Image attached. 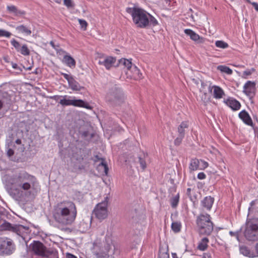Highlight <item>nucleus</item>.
<instances>
[{"label":"nucleus","instance_id":"43","mask_svg":"<svg viewBox=\"0 0 258 258\" xmlns=\"http://www.w3.org/2000/svg\"><path fill=\"white\" fill-rule=\"evenodd\" d=\"M64 5L68 8H72L74 7V4L72 0H64Z\"/></svg>","mask_w":258,"mask_h":258},{"label":"nucleus","instance_id":"7","mask_svg":"<svg viewBox=\"0 0 258 258\" xmlns=\"http://www.w3.org/2000/svg\"><path fill=\"white\" fill-rule=\"evenodd\" d=\"M244 235L249 241L258 240V218L249 219L247 221Z\"/></svg>","mask_w":258,"mask_h":258},{"label":"nucleus","instance_id":"22","mask_svg":"<svg viewBox=\"0 0 258 258\" xmlns=\"http://www.w3.org/2000/svg\"><path fill=\"white\" fill-rule=\"evenodd\" d=\"M63 62L70 68H75L76 66L75 60L70 55H64L63 58Z\"/></svg>","mask_w":258,"mask_h":258},{"label":"nucleus","instance_id":"57","mask_svg":"<svg viewBox=\"0 0 258 258\" xmlns=\"http://www.w3.org/2000/svg\"><path fill=\"white\" fill-rule=\"evenodd\" d=\"M255 249L257 253L258 254V242L256 243L255 245Z\"/></svg>","mask_w":258,"mask_h":258},{"label":"nucleus","instance_id":"40","mask_svg":"<svg viewBox=\"0 0 258 258\" xmlns=\"http://www.w3.org/2000/svg\"><path fill=\"white\" fill-rule=\"evenodd\" d=\"M240 251L242 254L245 256H248L250 253L249 249L245 246L240 247Z\"/></svg>","mask_w":258,"mask_h":258},{"label":"nucleus","instance_id":"17","mask_svg":"<svg viewBox=\"0 0 258 258\" xmlns=\"http://www.w3.org/2000/svg\"><path fill=\"white\" fill-rule=\"evenodd\" d=\"M239 117L246 124L250 126L253 125L251 117L245 110H242L239 113Z\"/></svg>","mask_w":258,"mask_h":258},{"label":"nucleus","instance_id":"46","mask_svg":"<svg viewBox=\"0 0 258 258\" xmlns=\"http://www.w3.org/2000/svg\"><path fill=\"white\" fill-rule=\"evenodd\" d=\"M206 175L204 172H200L198 174V178L199 179H204L206 178Z\"/></svg>","mask_w":258,"mask_h":258},{"label":"nucleus","instance_id":"15","mask_svg":"<svg viewBox=\"0 0 258 258\" xmlns=\"http://www.w3.org/2000/svg\"><path fill=\"white\" fill-rule=\"evenodd\" d=\"M184 33L189 36L190 38L193 41L198 43H202L204 42V38L200 37L198 34L191 29H186L184 30Z\"/></svg>","mask_w":258,"mask_h":258},{"label":"nucleus","instance_id":"23","mask_svg":"<svg viewBox=\"0 0 258 258\" xmlns=\"http://www.w3.org/2000/svg\"><path fill=\"white\" fill-rule=\"evenodd\" d=\"M200 161L198 159H192L190 161L189 169L190 171L200 169Z\"/></svg>","mask_w":258,"mask_h":258},{"label":"nucleus","instance_id":"64","mask_svg":"<svg viewBox=\"0 0 258 258\" xmlns=\"http://www.w3.org/2000/svg\"><path fill=\"white\" fill-rule=\"evenodd\" d=\"M202 258H207L206 255H204Z\"/></svg>","mask_w":258,"mask_h":258},{"label":"nucleus","instance_id":"41","mask_svg":"<svg viewBox=\"0 0 258 258\" xmlns=\"http://www.w3.org/2000/svg\"><path fill=\"white\" fill-rule=\"evenodd\" d=\"M138 162L140 163L141 167L143 169H145L146 168V163L145 160L141 157L138 158Z\"/></svg>","mask_w":258,"mask_h":258},{"label":"nucleus","instance_id":"32","mask_svg":"<svg viewBox=\"0 0 258 258\" xmlns=\"http://www.w3.org/2000/svg\"><path fill=\"white\" fill-rule=\"evenodd\" d=\"M18 52H20L22 54L24 55H29L30 54V50L26 44L23 45L21 47Z\"/></svg>","mask_w":258,"mask_h":258},{"label":"nucleus","instance_id":"48","mask_svg":"<svg viewBox=\"0 0 258 258\" xmlns=\"http://www.w3.org/2000/svg\"><path fill=\"white\" fill-rule=\"evenodd\" d=\"M12 67L14 69H16L20 72L22 71V70L20 69V68L18 66L17 63H12Z\"/></svg>","mask_w":258,"mask_h":258},{"label":"nucleus","instance_id":"42","mask_svg":"<svg viewBox=\"0 0 258 258\" xmlns=\"http://www.w3.org/2000/svg\"><path fill=\"white\" fill-rule=\"evenodd\" d=\"M200 170L204 169L208 166V163L207 162L202 160H200Z\"/></svg>","mask_w":258,"mask_h":258},{"label":"nucleus","instance_id":"37","mask_svg":"<svg viewBox=\"0 0 258 258\" xmlns=\"http://www.w3.org/2000/svg\"><path fill=\"white\" fill-rule=\"evenodd\" d=\"M11 44L15 48L17 51L19 50L21 48V45L19 42H18L15 39H13L11 41Z\"/></svg>","mask_w":258,"mask_h":258},{"label":"nucleus","instance_id":"49","mask_svg":"<svg viewBox=\"0 0 258 258\" xmlns=\"http://www.w3.org/2000/svg\"><path fill=\"white\" fill-rule=\"evenodd\" d=\"M66 257L67 258H77L76 256L70 253H67Z\"/></svg>","mask_w":258,"mask_h":258},{"label":"nucleus","instance_id":"11","mask_svg":"<svg viewBox=\"0 0 258 258\" xmlns=\"http://www.w3.org/2000/svg\"><path fill=\"white\" fill-rule=\"evenodd\" d=\"M1 227L4 230H9L13 232L16 233L18 235H21L23 232L29 229L27 226H24L22 225H12L11 223L5 221L1 225Z\"/></svg>","mask_w":258,"mask_h":258},{"label":"nucleus","instance_id":"3","mask_svg":"<svg viewBox=\"0 0 258 258\" xmlns=\"http://www.w3.org/2000/svg\"><path fill=\"white\" fill-rule=\"evenodd\" d=\"M126 12L131 15L133 21L137 27L145 28L149 26V13L145 10L137 7L127 8Z\"/></svg>","mask_w":258,"mask_h":258},{"label":"nucleus","instance_id":"56","mask_svg":"<svg viewBox=\"0 0 258 258\" xmlns=\"http://www.w3.org/2000/svg\"><path fill=\"white\" fill-rule=\"evenodd\" d=\"M172 255L173 258H178L176 253H172Z\"/></svg>","mask_w":258,"mask_h":258},{"label":"nucleus","instance_id":"33","mask_svg":"<svg viewBox=\"0 0 258 258\" xmlns=\"http://www.w3.org/2000/svg\"><path fill=\"white\" fill-rule=\"evenodd\" d=\"M179 196L177 194L170 200V204L172 208H176L179 202Z\"/></svg>","mask_w":258,"mask_h":258},{"label":"nucleus","instance_id":"38","mask_svg":"<svg viewBox=\"0 0 258 258\" xmlns=\"http://www.w3.org/2000/svg\"><path fill=\"white\" fill-rule=\"evenodd\" d=\"M12 34L7 31L3 29H0V37H6L9 38L11 36Z\"/></svg>","mask_w":258,"mask_h":258},{"label":"nucleus","instance_id":"27","mask_svg":"<svg viewBox=\"0 0 258 258\" xmlns=\"http://www.w3.org/2000/svg\"><path fill=\"white\" fill-rule=\"evenodd\" d=\"M16 30L22 33H24L27 35H30L31 34V31L27 27L23 25L18 26L16 27Z\"/></svg>","mask_w":258,"mask_h":258},{"label":"nucleus","instance_id":"36","mask_svg":"<svg viewBox=\"0 0 258 258\" xmlns=\"http://www.w3.org/2000/svg\"><path fill=\"white\" fill-rule=\"evenodd\" d=\"M255 70L254 68H251L249 70H246L243 72V74L242 75V78L246 79L247 78L248 76L251 75L253 72H254Z\"/></svg>","mask_w":258,"mask_h":258},{"label":"nucleus","instance_id":"6","mask_svg":"<svg viewBox=\"0 0 258 258\" xmlns=\"http://www.w3.org/2000/svg\"><path fill=\"white\" fill-rule=\"evenodd\" d=\"M106 100L113 106L121 105L124 102V96L121 89L116 86L112 87L107 93Z\"/></svg>","mask_w":258,"mask_h":258},{"label":"nucleus","instance_id":"10","mask_svg":"<svg viewBox=\"0 0 258 258\" xmlns=\"http://www.w3.org/2000/svg\"><path fill=\"white\" fill-rule=\"evenodd\" d=\"M71 97L67 96H63V99H60L59 103L63 106L72 105L77 107H82L86 108H90L89 105L81 99H71Z\"/></svg>","mask_w":258,"mask_h":258},{"label":"nucleus","instance_id":"25","mask_svg":"<svg viewBox=\"0 0 258 258\" xmlns=\"http://www.w3.org/2000/svg\"><path fill=\"white\" fill-rule=\"evenodd\" d=\"M158 258H169L168 246L165 248L160 247Z\"/></svg>","mask_w":258,"mask_h":258},{"label":"nucleus","instance_id":"58","mask_svg":"<svg viewBox=\"0 0 258 258\" xmlns=\"http://www.w3.org/2000/svg\"><path fill=\"white\" fill-rule=\"evenodd\" d=\"M254 205V201H252L251 203H250V206L251 207H252L253 205Z\"/></svg>","mask_w":258,"mask_h":258},{"label":"nucleus","instance_id":"21","mask_svg":"<svg viewBox=\"0 0 258 258\" xmlns=\"http://www.w3.org/2000/svg\"><path fill=\"white\" fill-rule=\"evenodd\" d=\"M70 87L74 91H80L81 89H84V87L81 86L79 83L77 82L73 78L68 82Z\"/></svg>","mask_w":258,"mask_h":258},{"label":"nucleus","instance_id":"55","mask_svg":"<svg viewBox=\"0 0 258 258\" xmlns=\"http://www.w3.org/2000/svg\"><path fill=\"white\" fill-rule=\"evenodd\" d=\"M50 44L54 49H56V47H55V46L54 45V42L53 41H51L50 42Z\"/></svg>","mask_w":258,"mask_h":258},{"label":"nucleus","instance_id":"16","mask_svg":"<svg viewBox=\"0 0 258 258\" xmlns=\"http://www.w3.org/2000/svg\"><path fill=\"white\" fill-rule=\"evenodd\" d=\"M115 60V58L107 57L103 60H99L98 63L100 65L105 66L106 69L109 70L114 65Z\"/></svg>","mask_w":258,"mask_h":258},{"label":"nucleus","instance_id":"9","mask_svg":"<svg viewBox=\"0 0 258 258\" xmlns=\"http://www.w3.org/2000/svg\"><path fill=\"white\" fill-rule=\"evenodd\" d=\"M107 204L108 197H106L104 201L96 206L93 211V215L100 221H102L107 217Z\"/></svg>","mask_w":258,"mask_h":258},{"label":"nucleus","instance_id":"28","mask_svg":"<svg viewBox=\"0 0 258 258\" xmlns=\"http://www.w3.org/2000/svg\"><path fill=\"white\" fill-rule=\"evenodd\" d=\"M209 239L207 237L203 238L199 243L198 248L201 250H205L208 246Z\"/></svg>","mask_w":258,"mask_h":258},{"label":"nucleus","instance_id":"12","mask_svg":"<svg viewBox=\"0 0 258 258\" xmlns=\"http://www.w3.org/2000/svg\"><path fill=\"white\" fill-rule=\"evenodd\" d=\"M189 126L188 121H182L177 128L178 136L174 140V144L176 146H179L183 139L184 137L185 129H187Z\"/></svg>","mask_w":258,"mask_h":258},{"label":"nucleus","instance_id":"39","mask_svg":"<svg viewBox=\"0 0 258 258\" xmlns=\"http://www.w3.org/2000/svg\"><path fill=\"white\" fill-rule=\"evenodd\" d=\"M78 21L79 22V24H80L81 28L84 30H86L87 29V27L88 26L87 22L84 20L80 19H78Z\"/></svg>","mask_w":258,"mask_h":258},{"label":"nucleus","instance_id":"34","mask_svg":"<svg viewBox=\"0 0 258 258\" xmlns=\"http://www.w3.org/2000/svg\"><path fill=\"white\" fill-rule=\"evenodd\" d=\"M215 45L219 48L225 49L228 47V44L227 43L222 41V40H218L215 42Z\"/></svg>","mask_w":258,"mask_h":258},{"label":"nucleus","instance_id":"51","mask_svg":"<svg viewBox=\"0 0 258 258\" xmlns=\"http://www.w3.org/2000/svg\"><path fill=\"white\" fill-rule=\"evenodd\" d=\"M251 4L252 5L254 9L258 12V4L255 2L251 3Z\"/></svg>","mask_w":258,"mask_h":258},{"label":"nucleus","instance_id":"63","mask_svg":"<svg viewBox=\"0 0 258 258\" xmlns=\"http://www.w3.org/2000/svg\"><path fill=\"white\" fill-rule=\"evenodd\" d=\"M251 207H249V208H248V211H250L251 210Z\"/></svg>","mask_w":258,"mask_h":258},{"label":"nucleus","instance_id":"30","mask_svg":"<svg viewBox=\"0 0 258 258\" xmlns=\"http://www.w3.org/2000/svg\"><path fill=\"white\" fill-rule=\"evenodd\" d=\"M181 228V224L180 222H173L171 224V229L175 232H179Z\"/></svg>","mask_w":258,"mask_h":258},{"label":"nucleus","instance_id":"62","mask_svg":"<svg viewBox=\"0 0 258 258\" xmlns=\"http://www.w3.org/2000/svg\"><path fill=\"white\" fill-rule=\"evenodd\" d=\"M248 3L251 4V2L249 0H246Z\"/></svg>","mask_w":258,"mask_h":258},{"label":"nucleus","instance_id":"31","mask_svg":"<svg viewBox=\"0 0 258 258\" xmlns=\"http://www.w3.org/2000/svg\"><path fill=\"white\" fill-rule=\"evenodd\" d=\"M217 69L221 72L225 73L228 75H231L233 72L232 70L231 69L225 66H219Z\"/></svg>","mask_w":258,"mask_h":258},{"label":"nucleus","instance_id":"50","mask_svg":"<svg viewBox=\"0 0 258 258\" xmlns=\"http://www.w3.org/2000/svg\"><path fill=\"white\" fill-rule=\"evenodd\" d=\"M81 134L84 138H87L89 136V132L88 131L83 132Z\"/></svg>","mask_w":258,"mask_h":258},{"label":"nucleus","instance_id":"4","mask_svg":"<svg viewBox=\"0 0 258 258\" xmlns=\"http://www.w3.org/2000/svg\"><path fill=\"white\" fill-rule=\"evenodd\" d=\"M30 251L41 258H57L56 250L47 248L39 241H34L29 246Z\"/></svg>","mask_w":258,"mask_h":258},{"label":"nucleus","instance_id":"5","mask_svg":"<svg viewBox=\"0 0 258 258\" xmlns=\"http://www.w3.org/2000/svg\"><path fill=\"white\" fill-rule=\"evenodd\" d=\"M197 224L200 234L209 235L213 230V223L209 214H201L197 219Z\"/></svg>","mask_w":258,"mask_h":258},{"label":"nucleus","instance_id":"26","mask_svg":"<svg viewBox=\"0 0 258 258\" xmlns=\"http://www.w3.org/2000/svg\"><path fill=\"white\" fill-rule=\"evenodd\" d=\"M130 71L133 73L132 76L135 78L138 79L142 78V74L140 73V70L136 66L134 65ZM130 76H132L131 75H130Z\"/></svg>","mask_w":258,"mask_h":258},{"label":"nucleus","instance_id":"53","mask_svg":"<svg viewBox=\"0 0 258 258\" xmlns=\"http://www.w3.org/2000/svg\"><path fill=\"white\" fill-rule=\"evenodd\" d=\"M15 142L17 144L20 145L21 144V140L20 139H17Z\"/></svg>","mask_w":258,"mask_h":258},{"label":"nucleus","instance_id":"13","mask_svg":"<svg viewBox=\"0 0 258 258\" xmlns=\"http://www.w3.org/2000/svg\"><path fill=\"white\" fill-rule=\"evenodd\" d=\"M255 83L254 82L248 81L243 86V92L247 96L252 97L255 95Z\"/></svg>","mask_w":258,"mask_h":258},{"label":"nucleus","instance_id":"60","mask_svg":"<svg viewBox=\"0 0 258 258\" xmlns=\"http://www.w3.org/2000/svg\"><path fill=\"white\" fill-rule=\"evenodd\" d=\"M2 106H3V103L0 100V109L2 107Z\"/></svg>","mask_w":258,"mask_h":258},{"label":"nucleus","instance_id":"1","mask_svg":"<svg viewBox=\"0 0 258 258\" xmlns=\"http://www.w3.org/2000/svg\"><path fill=\"white\" fill-rule=\"evenodd\" d=\"M15 194L22 196L24 192H30L37 183L36 178L25 171H20L11 177L9 180Z\"/></svg>","mask_w":258,"mask_h":258},{"label":"nucleus","instance_id":"59","mask_svg":"<svg viewBox=\"0 0 258 258\" xmlns=\"http://www.w3.org/2000/svg\"><path fill=\"white\" fill-rule=\"evenodd\" d=\"M55 2L57 3H60L61 0H54Z\"/></svg>","mask_w":258,"mask_h":258},{"label":"nucleus","instance_id":"35","mask_svg":"<svg viewBox=\"0 0 258 258\" xmlns=\"http://www.w3.org/2000/svg\"><path fill=\"white\" fill-rule=\"evenodd\" d=\"M148 19L149 21V25L150 24L153 26H155L158 24L157 20L149 13L148 17Z\"/></svg>","mask_w":258,"mask_h":258},{"label":"nucleus","instance_id":"47","mask_svg":"<svg viewBox=\"0 0 258 258\" xmlns=\"http://www.w3.org/2000/svg\"><path fill=\"white\" fill-rule=\"evenodd\" d=\"M14 154V151L11 149H9L8 151H7V155L9 156V157H11L12 156H13Z\"/></svg>","mask_w":258,"mask_h":258},{"label":"nucleus","instance_id":"8","mask_svg":"<svg viewBox=\"0 0 258 258\" xmlns=\"http://www.w3.org/2000/svg\"><path fill=\"white\" fill-rule=\"evenodd\" d=\"M15 250L13 241L7 237H0V255H10Z\"/></svg>","mask_w":258,"mask_h":258},{"label":"nucleus","instance_id":"61","mask_svg":"<svg viewBox=\"0 0 258 258\" xmlns=\"http://www.w3.org/2000/svg\"><path fill=\"white\" fill-rule=\"evenodd\" d=\"M229 233L232 236L234 235V233L232 231H230Z\"/></svg>","mask_w":258,"mask_h":258},{"label":"nucleus","instance_id":"2","mask_svg":"<svg viewBox=\"0 0 258 258\" xmlns=\"http://www.w3.org/2000/svg\"><path fill=\"white\" fill-rule=\"evenodd\" d=\"M77 213L75 204L73 202L66 201L57 204L54 209L53 216L57 223L67 226L75 221Z\"/></svg>","mask_w":258,"mask_h":258},{"label":"nucleus","instance_id":"54","mask_svg":"<svg viewBox=\"0 0 258 258\" xmlns=\"http://www.w3.org/2000/svg\"><path fill=\"white\" fill-rule=\"evenodd\" d=\"M78 169H79V170L84 169H85V167H84V166H83V165H79V166H78Z\"/></svg>","mask_w":258,"mask_h":258},{"label":"nucleus","instance_id":"44","mask_svg":"<svg viewBox=\"0 0 258 258\" xmlns=\"http://www.w3.org/2000/svg\"><path fill=\"white\" fill-rule=\"evenodd\" d=\"M61 75L63 76V77L68 81V82L70 81L71 79H72V78H73V76L69 75L66 73H61Z\"/></svg>","mask_w":258,"mask_h":258},{"label":"nucleus","instance_id":"24","mask_svg":"<svg viewBox=\"0 0 258 258\" xmlns=\"http://www.w3.org/2000/svg\"><path fill=\"white\" fill-rule=\"evenodd\" d=\"M213 95L214 97L216 99H220L222 98L224 93L222 89L218 86H214Z\"/></svg>","mask_w":258,"mask_h":258},{"label":"nucleus","instance_id":"52","mask_svg":"<svg viewBox=\"0 0 258 258\" xmlns=\"http://www.w3.org/2000/svg\"><path fill=\"white\" fill-rule=\"evenodd\" d=\"M190 191H191V189L190 188H188L187 189V195L189 196L190 195Z\"/></svg>","mask_w":258,"mask_h":258},{"label":"nucleus","instance_id":"14","mask_svg":"<svg viewBox=\"0 0 258 258\" xmlns=\"http://www.w3.org/2000/svg\"><path fill=\"white\" fill-rule=\"evenodd\" d=\"M95 159V162L97 160L101 161V162L97 166V169L98 172L102 175H107L108 172V168L107 165L104 162V159L102 158H99L98 156H96Z\"/></svg>","mask_w":258,"mask_h":258},{"label":"nucleus","instance_id":"29","mask_svg":"<svg viewBox=\"0 0 258 258\" xmlns=\"http://www.w3.org/2000/svg\"><path fill=\"white\" fill-rule=\"evenodd\" d=\"M7 9L10 12L15 13L16 16L25 14L24 12L19 11L15 6H8Z\"/></svg>","mask_w":258,"mask_h":258},{"label":"nucleus","instance_id":"19","mask_svg":"<svg viewBox=\"0 0 258 258\" xmlns=\"http://www.w3.org/2000/svg\"><path fill=\"white\" fill-rule=\"evenodd\" d=\"M214 199L211 197H206L202 201V206L206 209L209 210L212 208Z\"/></svg>","mask_w":258,"mask_h":258},{"label":"nucleus","instance_id":"20","mask_svg":"<svg viewBox=\"0 0 258 258\" xmlns=\"http://www.w3.org/2000/svg\"><path fill=\"white\" fill-rule=\"evenodd\" d=\"M118 63L119 66L123 67L128 71L131 70L132 68L134 66L130 60L125 58H121L119 59L118 60Z\"/></svg>","mask_w":258,"mask_h":258},{"label":"nucleus","instance_id":"18","mask_svg":"<svg viewBox=\"0 0 258 258\" xmlns=\"http://www.w3.org/2000/svg\"><path fill=\"white\" fill-rule=\"evenodd\" d=\"M226 104L233 110L240 109L241 105L239 101L234 99H229L225 101Z\"/></svg>","mask_w":258,"mask_h":258},{"label":"nucleus","instance_id":"45","mask_svg":"<svg viewBox=\"0 0 258 258\" xmlns=\"http://www.w3.org/2000/svg\"><path fill=\"white\" fill-rule=\"evenodd\" d=\"M97 258H110L109 256L106 254L97 253Z\"/></svg>","mask_w":258,"mask_h":258}]
</instances>
